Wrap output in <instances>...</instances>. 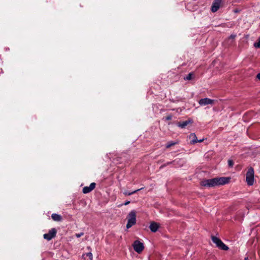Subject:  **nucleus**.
<instances>
[{"label":"nucleus","mask_w":260,"mask_h":260,"mask_svg":"<svg viewBox=\"0 0 260 260\" xmlns=\"http://www.w3.org/2000/svg\"><path fill=\"white\" fill-rule=\"evenodd\" d=\"M228 164H229V166L230 167H232L233 166L234 162H233V160H228Z\"/></svg>","instance_id":"obj_19"},{"label":"nucleus","mask_w":260,"mask_h":260,"mask_svg":"<svg viewBox=\"0 0 260 260\" xmlns=\"http://www.w3.org/2000/svg\"><path fill=\"white\" fill-rule=\"evenodd\" d=\"M177 143L175 142H173V141H171V142H169L167 144H166V148H170V147L172 146H174V145H175Z\"/></svg>","instance_id":"obj_16"},{"label":"nucleus","mask_w":260,"mask_h":260,"mask_svg":"<svg viewBox=\"0 0 260 260\" xmlns=\"http://www.w3.org/2000/svg\"><path fill=\"white\" fill-rule=\"evenodd\" d=\"M56 233V230L55 228H52L49 231L48 233L43 235V238L48 241H50L55 237Z\"/></svg>","instance_id":"obj_5"},{"label":"nucleus","mask_w":260,"mask_h":260,"mask_svg":"<svg viewBox=\"0 0 260 260\" xmlns=\"http://www.w3.org/2000/svg\"><path fill=\"white\" fill-rule=\"evenodd\" d=\"M199 103L201 106H206L207 105H213L214 103V100H211L209 98H204L201 99Z\"/></svg>","instance_id":"obj_8"},{"label":"nucleus","mask_w":260,"mask_h":260,"mask_svg":"<svg viewBox=\"0 0 260 260\" xmlns=\"http://www.w3.org/2000/svg\"><path fill=\"white\" fill-rule=\"evenodd\" d=\"M222 3V0H214L212 5V11L213 12H215L217 11L219 9Z\"/></svg>","instance_id":"obj_7"},{"label":"nucleus","mask_w":260,"mask_h":260,"mask_svg":"<svg viewBox=\"0 0 260 260\" xmlns=\"http://www.w3.org/2000/svg\"><path fill=\"white\" fill-rule=\"evenodd\" d=\"M136 222V215L135 211H132L128 214V222L126 224L127 229L130 228Z\"/></svg>","instance_id":"obj_4"},{"label":"nucleus","mask_w":260,"mask_h":260,"mask_svg":"<svg viewBox=\"0 0 260 260\" xmlns=\"http://www.w3.org/2000/svg\"><path fill=\"white\" fill-rule=\"evenodd\" d=\"M230 178L227 177L214 178L211 179L204 180L201 182L203 186L209 187L224 185L229 182Z\"/></svg>","instance_id":"obj_1"},{"label":"nucleus","mask_w":260,"mask_h":260,"mask_svg":"<svg viewBox=\"0 0 260 260\" xmlns=\"http://www.w3.org/2000/svg\"><path fill=\"white\" fill-rule=\"evenodd\" d=\"M165 118L166 120H170L172 119V116L168 115V116L166 117Z\"/></svg>","instance_id":"obj_22"},{"label":"nucleus","mask_w":260,"mask_h":260,"mask_svg":"<svg viewBox=\"0 0 260 260\" xmlns=\"http://www.w3.org/2000/svg\"><path fill=\"white\" fill-rule=\"evenodd\" d=\"M189 139H190V143L191 144H194L198 142V139L196 135L194 133L191 134L189 135Z\"/></svg>","instance_id":"obj_12"},{"label":"nucleus","mask_w":260,"mask_h":260,"mask_svg":"<svg viewBox=\"0 0 260 260\" xmlns=\"http://www.w3.org/2000/svg\"><path fill=\"white\" fill-rule=\"evenodd\" d=\"M86 255L87 256L89 257V258L92 260V254L91 252H89L86 254H84L82 255V256H84V255Z\"/></svg>","instance_id":"obj_18"},{"label":"nucleus","mask_w":260,"mask_h":260,"mask_svg":"<svg viewBox=\"0 0 260 260\" xmlns=\"http://www.w3.org/2000/svg\"><path fill=\"white\" fill-rule=\"evenodd\" d=\"M129 203H130V202H129V201H126V202H125L124 203V205H127L128 204H129Z\"/></svg>","instance_id":"obj_24"},{"label":"nucleus","mask_w":260,"mask_h":260,"mask_svg":"<svg viewBox=\"0 0 260 260\" xmlns=\"http://www.w3.org/2000/svg\"><path fill=\"white\" fill-rule=\"evenodd\" d=\"M193 74L192 73H190L188 74L186 77L184 78L185 80H190L192 79Z\"/></svg>","instance_id":"obj_15"},{"label":"nucleus","mask_w":260,"mask_h":260,"mask_svg":"<svg viewBox=\"0 0 260 260\" xmlns=\"http://www.w3.org/2000/svg\"><path fill=\"white\" fill-rule=\"evenodd\" d=\"M254 46L255 48H260V37L258 38L257 42L254 43Z\"/></svg>","instance_id":"obj_17"},{"label":"nucleus","mask_w":260,"mask_h":260,"mask_svg":"<svg viewBox=\"0 0 260 260\" xmlns=\"http://www.w3.org/2000/svg\"><path fill=\"white\" fill-rule=\"evenodd\" d=\"M51 218L54 221H60L62 220V216L56 213H53L51 215Z\"/></svg>","instance_id":"obj_13"},{"label":"nucleus","mask_w":260,"mask_h":260,"mask_svg":"<svg viewBox=\"0 0 260 260\" xmlns=\"http://www.w3.org/2000/svg\"><path fill=\"white\" fill-rule=\"evenodd\" d=\"M212 240L214 243L216 245V246L220 249L227 250L229 247L225 245L222 241L216 237L212 236Z\"/></svg>","instance_id":"obj_3"},{"label":"nucleus","mask_w":260,"mask_h":260,"mask_svg":"<svg viewBox=\"0 0 260 260\" xmlns=\"http://www.w3.org/2000/svg\"><path fill=\"white\" fill-rule=\"evenodd\" d=\"M246 181L248 185H252L254 182V170L250 167L248 169L246 174Z\"/></svg>","instance_id":"obj_2"},{"label":"nucleus","mask_w":260,"mask_h":260,"mask_svg":"<svg viewBox=\"0 0 260 260\" xmlns=\"http://www.w3.org/2000/svg\"><path fill=\"white\" fill-rule=\"evenodd\" d=\"M133 247L134 250L139 253H141L144 248L143 244L137 240L134 242Z\"/></svg>","instance_id":"obj_6"},{"label":"nucleus","mask_w":260,"mask_h":260,"mask_svg":"<svg viewBox=\"0 0 260 260\" xmlns=\"http://www.w3.org/2000/svg\"><path fill=\"white\" fill-rule=\"evenodd\" d=\"M2 73H3V70H2V69H0V74Z\"/></svg>","instance_id":"obj_27"},{"label":"nucleus","mask_w":260,"mask_h":260,"mask_svg":"<svg viewBox=\"0 0 260 260\" xmlns=\"http://www.w3.org/2000/svg\"><path fill=\"white\" fill-rule=\"evenodd\" d=\"M204 139L201 140H198V142H202L204 141Z\"/></svg>","instance_id":"obj_25"},{"label":"nucleus","mask_w":260,"mask_h":260,"mask_svg":"<svg viewBox=\"0 0 260 260\" xmlns=\"http://www.w3.org/2000/svg\"><path fill=\"white\" fill-rule=\"evenodd\" d=\"M96 184L94 182L91 183L89 186H85L83 188L84 193H88L93 190L95 187Z\"/></svg>","instance_id":"obj_9"},{"label":"nucleus","mask_w":260,"mask_h":260,"mask_svg":"<svg viewBox=\"0 0 260 260\" xmlns=\"http://www.w3.org/2000/svg\"><path fill=\"white\" fill-rule=\"evenodd\" d=\"M87 249L89 250H91V248L90 246H88L87 247Z\"/></svg>","instance_id":"obj_26"},{"label":"nucleus","mask_w":260,"mask_h":260,"mask_svg":"<svg viewBox=\"0 0 260 260\" xmlns=\"http://www.w3.org/2000/svg\"><path fill=\"white\" fill-rule=\"evenodd\" d=\"M236 37V35H234V34H232L231 35L229 38V39L230 40V39H232V40H234L235 39Z\"/></svg>","instance_id":"obj_20"},{"label":"nucleus","mask_w":260,"mask_h":260,"mask_svg":"<svg viewBox=\"0 0 260 260\" xmlns=\"http://www.w3.org/2000/svg\"><path fill=\"white\" fill-rule=\"evenodd\" d=\"M143 189V188H140V189H137V190H135L132 192H129V191H125L123 192V194L125 196H131L134 193H135L136 192H137L139 190H141Z\"/></svg>","instance_id":"obj_14"},{"label":"nucleus","mask_w":260,"mask_h":260,"mask_svg":"<svg viewBox=\"0 0 260 260\" xmlns=\"http://www.w3.org/2000/svg\"><path fill=\"white\" fill-rule=\"evenodd\" d=\"M192 123L191 120H187L184 121L180 122L178 123V126L182 128H185L188 124Z\"/></svg>","instance_id":"obj_11"},{"label":"nucleus","mask_w":260,"mask_h":260,"mask_svg":"<svg viewBox=\"0 0 260 260\" xmlns=\"http://www.w3.org/2000/svg\"><path fill=\"white\" fill-rule=\"evenodd\" d=\"M159 227V225L157 223L153 222L151 223L149 228H150V230L152 232H156L157 231Z\"/></svg>","instance_id":"obj_10"},{"label":"nucleus","mask_w":260,"mask_h":260,"mask_svg":"<svg viewBox=\"0 0 260 260\" xmlns=\"http://www.w3.org/2000/svg\"><path fill=\"white\" fill-rule=\"evenodd\" d=\"M256 78L258 79V80H260V73H259L257 76H256Z\"/></svg>","instance_id":"obj_23"},{"label":"nucleus","mask_w":260,"mask_h":260,"mask_svg":"<svg viewBox=\"0 0 260 260\" xmlns=\"http://www.w3.org/2000/svg\"><path fill=\"white\" fill-rule=\"evenodd\" d=\"M84 235V233H79V234H76V236L77 237V238H79L80 237H81L82 236H83Z\"/></svg>","instance_id":"obj_21"}]
</instances>
